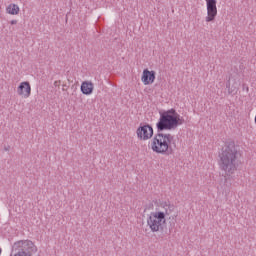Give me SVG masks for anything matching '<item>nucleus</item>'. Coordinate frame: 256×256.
Segmentation results:
<instances>
[{"mask_svg": "<svg viewBox=\"0 0 256 256\" xmlns=\"http://www.w3.org/2000/svg\"><path fill=\"white\" fill-rule=\"evenodd\" d=\"M241 158V152L235 143H226L218 154V167L224 172L225 178L229 179L237 171V161Z\"/></svg>", "mask_w": 256, "mask_h": 256, "instance_id": "1", "label": "nucleus"}, {"mask_svg": "<svg viewBox=\"0 0 256 256\" xmlns=\"http://www.w3.org/2000/svg\"><path fill=\"white\" fill-rule=\"evenodd\" d=\"M173 205L167 201L160 202L155 211L147 217V225L152 233H159L167 226V217L171 215Z\"/></svg>", "mask_w": 256, "mask_h": 256, "instance_id": "2", "label": "nucleus"}, {"mask_svg": "<svg viewBox=\"0 0 256 256\" xmlns=\"http://www.w3.org/2000/svg\"><path fill=\"white\" fill-rule=\"evenodd\" d=\"M185 123V118L177 113L175 108L160 112V118L156 123L157 131H173Z\"/></svg>", "mask_w": 256, "mask_h": 256, "instance_id": "3", "label": "nucleus"}, {"mask_svg": "<svg viewBox=\"0 0 256 256\" xmlns=\"http://www.w3.org/2000/svg\"><path fill=\"white\" fill-rule=\"evenodd\" d=\"M173 136L171 134L158 133L150 143L151 150L157 155H169L171 153V143Z\"/></svg>", "mask_w": 256, "mask_h": 256, "instance_id": "4", "label": "nucleus"}, {"mask_svg": "<svg viewBox=\"0 0 256 256\" xmlns=\"http://www.w3.org/2000/svg\"><path fill=\"white\" fill-rule=\"evenodd\" d=\"M153 135H155V130H153V126L150 124L140 123L136 128V137L138 141H149L153 139Z\"/></svg>", "mask_w": 256, "mask_h": 256, "instance_id": "5", "label": "nucleus"}, {"mask_svg": "<svg viewBox=\"0 0 256 256\" xmlns=\"http://www.w3.org/2000/svg\"><path fill=\"white\" fill-rule=\"evenodd\" d=\"M206 3V23H213L217 19L218 10H217V0H204Z\"/></svg>", "mask_w": 256, "mask_h": 256, "instance_id": "6", "label": "nucleus"}, {"mask_svg": "<svg viewBox=\"0 0 256 256\" xmlns=\"http://www.w3.org/2000/svg\"><path fill=\"white\" fill-rule=\"evenodd\" d=\"M157 81V72L153 69L145 68L141 74V83L145 86L153 85Z\"/></svg>", "mask_w": 256, "mask_h": 256, "instance_id": "7", "label": "nucleus"}, {"mask_svg": "<svg viewBox=\"0 0 256 256\" xmlns=\"http://www.w3.org/2000/svg\"><path fill=\"white\" fill-rule=\"evenodd\" d=\"M31 91V83L29 81L20 82L16 88V93L21 99H29Z\"/></svg>", "mask_w": 256, "mask_h": 256, "instance_id": "8", "label": "nucleus"}, {"mask_svg": "<svg viewBox=\"0 0 256 256\" xmlns=\"http://www.w3.org/2000/svg\"><path fill=\"white\" fill-rule=\"evenodd\" d=\"M81 92L83 95H93V91L95 89V86L93 85V82L91 81H84L81 84Z\"/></svg>", "mask_w": 256, "mask_h": 256, "instance_id": "9", "label": "nucleus"}, {"mask_svg": "<svg viewBox=\"0 0 256 256\" xmlns=\"http://www.w3.org/2000/svg\"><path fill=\"white\" fill-rule=\"evenodd\" d=\"M6 13L7 15L16 16L21 13V8L15 3H10L6 6Z\"/></svg>", "mask_w": 256, "mask_h": 256, "instance_id": "10", "label": "nucleus"}, {"mask_svg": "<svg viewBox=\"0 0 256 256\" xmlns=\"http://www.w3.org/2000/svg\"><path fill=\"white\" fill-rule=\"evenodd\" d=\"M10 25H17V20H11Z\"/></svg>", "mask_w": 256, "mask_h": 256, "instance_id": "11", "label": "nucleus"}]
</instances>
